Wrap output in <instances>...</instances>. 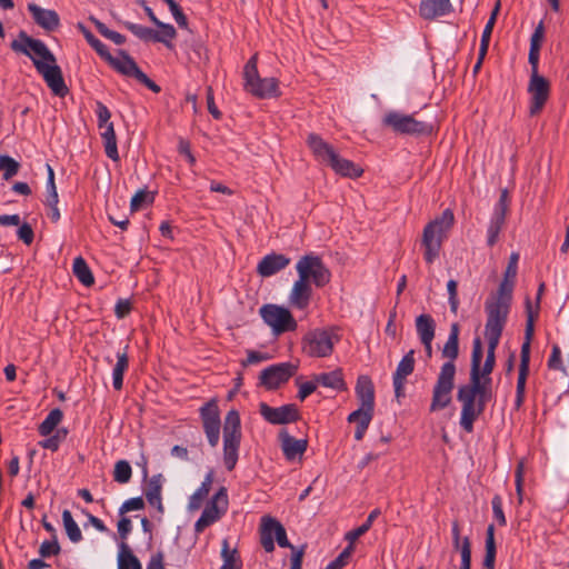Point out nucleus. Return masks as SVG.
<instances>
[{"label": "nucleus", "mask_w": 569, "mask_h": 569, "mask_svg": "<svg viewBox=\"0 0 569 569\" xmlns=\"http://www.w3.org/2000/svg\"><path fill=\"white\" fill-rule=\"evenodd\" d=\"M381 511L380 509L376 508L373 509L367 520L361 523L358 528L347 532L346 539L349 541V543H353L356 540H358L361 536H363L372 526L373 521L380 516Z\"/></svg>", "instance_id": "nucleus-39"}, {"label": "nucleus", "mask_w": 569, "mask_h": 569, "mask_svg": "<svg viewBox=\"0 0 569 569\" xmlns=\"http://www.w3.org/2000/svg\"><path fill=\"white\" fill-rule=\"evenodd\" d=\"M506 216L505 213L493 211L487 230V243L489 247H492L498 241L499 233L506 221Z\"/></svg>", "instance_id": "nucleus-38"}, {"label": "nucleus", "mask_w": 569, "mask_h": 569, "mask_svg": "<svg viewBox=\"0 0 569 569\" xmlns=\"http://www.w3.org/2000/svg\"><path fill=\"white\" fill-rule=\"evenodd\" d=\"M10 48L32 60L34 68L54 96L63 98L68 94L69 89L66 86L61 68L57 64L54 54L43 41L20 31L18 39L10 43Z\"/></svg>", "instance_id": "nucleus-1"}, {"label": "nucleus", "mask_w": 569, "mask_h": 569, "mask_svg": "<svg viewBox=\"0 0 569 569\" xmlns=\"http://www.w3.org/2000/svg\"><path fill=\"white\" fill-rule=\"evenodd\" d=\"M491 506L495 519L498 521L500 526H506L507 520L502 510L501 497L496 495L491 500Z\"/></svg>", "instance_id": "nucleus-57"}, {"label": "nucleus", "mask_w": 569, "mask_h": 569, "mask_svg": "<svg viewBox=\"0 0 569 569\" xmlns=\"http://www.w3.org/2000/svg\"><path fill=\"white\" fill-rule=\"evenodd\" d=\"M144 508V501L141 497L130 498L126 500L119 509L120 515H124L126 512L133 510H141Z\"/></svg>", "instance_id": "nucleus-59"}, {"label": "nucleus", "mask_w": 569, "mask_h": 569, "mask_svg": "<svg viewBox=\"0 0 569 569\" xmlns=\"http://www.w3.org/2000/svg\"><path fill=\"white\" fill-rule=\"evenodd\" d=\"M492 398V389L491 387L480 395L473 402V412L465 416V405L461 406V416H460V426L466 432L473 431L475 421L481 416L486 409V405Z\"/></svg>", "instance_id": "nucleus-22"}, {"label": "nucleus", "mask_w": 569, "mask_h": 569, "mask_svg": "<svg viewBox=\"0 0 569 569\" xmlns=\"http://www.w3.org/2000/svg\"><path fill=\"white\" fill-rule=\"evenodd\" d=\"M274 540L281 548H290L292 553L298 551L293 545H291L287 538L284 527L276 518L270 516H263L260 523V543L266 552H272L274 550Z\"/></svg>", "instance_id": "nucleus-10"}, {"label": "nucleus", "mask_w": 569, "mask_h": 569, "mask_svg": "<svg viewBox=\"0 0 569 569\" xmlns=\"http://www.w3.org/2000/svg\"><path fill=\"white\" fill-rule=\"evenodd\" d=\"M119 57L108 56L106 60L119 73L134 78L154 93H159L161 88L152 81L137 64L126 51H120Z\"/></svg>", "instance_id": "nucleus-11"}, {"label": "nucleus", "mask_w": 569, "mask_h": 569, "mask_svg": "<svg viewBox=\"0 0 569 569\" xmlns=\"http://www.w3.org/2000/svg\"><path fill=\"white\" fill-rule=\"evenodd\" d=\"M373 417V410H368L367 408L359 407L357 410L352 411L348 416V422L356 423L359 426L360 423H370Z\"/></svg>", "instance_id": "nucleus-48"}, {"label": "nucleus", "mask_w": 569, "mask_h": 569, "mask_svg": "<svg viewBox=\"0 0 569 569\" xmlns=\"http://www.w3.org/2000/svg\"><path fill=\"white\" fill-rule=\"evenodd\" d=\"M459 323H451L448 339L441 350V356L447 359V361L441 366L432 389L430 403L431 412L442 410L451 402V393L455 388V377L457 372L455 360L459 356Z\"/></svg>", "instance_id": "nucleus-2"}, {"label": "nucleus", "mask_w": 569, "mask_h": 569, "mask_svg": "<svg viewBox=\"0 0 569 569\" xmlns=\"http://www.w3.org/2000/svg\"><path fill=\"white\" fill-rule=\"evenodd\" d=\"M540 58V48L530 47L528 54V62L530 64V74H540L538 71Z\"/></svg>", "instance_id": "nucleus-62"}, {"label": "nucleus", "mask_w": 569, "mask_h": 569, "mask_svg": "<svg viewBox=\"0 0 569 569\" xmlns=\"http://www.w3.org/2000/svg\"><path fill=\"white\" fill-rule=\"evenodd\" d=\"M550 82L541 74H530L527 91L530 96L529 114H539L550 97Z\"/></svg>", "instance_id": "nucleus-17"}, {"label": "nucleus", "mask_w": 569, "mask_h": 569, "mask_svg": "<svg viewBox=\"0 0 569 569\" xmlns=\"http://www.w3.org/2000/svg\"><path fill=\"white\" fill-rule=\"evenodd\" d=\"M97 117H98V127H102V124L111 123V112L104 106L102 102H97V110H96Z\"/></svg>", "instance_id": "nucleus-63"}, {"label": "nucleus", "mask_w": 569, "mask_h": 569, "mask_svg": "<svg viewBox=\"0 0 569 569\" xmlns=\"http://www.w3.org/2000/svg\"><path fill=\"white\" fill-rule=\"evenodd\" d=\"M258 57L253 54L243 68V88L252 96L267 99L280 94L276 78H260L258 73Z\"/></svg>", "instance_id": "nucleus-6"}, {"label": "nucleus", "mask_w": 569, "mask_h": 569, "mask_svg": "<svg viewBox=\"0 0 569 569\" xmlns=\"http://www.w3.org/2000/svg\"><path fill=\"white\" fill-rule=\"evenodd\" d=\"M311 297V283L298 277L289 293L288 300L290 306L299 310H305L310 305Z\"/></svg>", "instance_id": "nucleus-23"}, {"label": "nucleus", "mask_w": 569, "mask_h": 569, "mask_svg": "<svg viewBox=\"0 0 569 569\" xmlns=\"http://www.w3.org/2000/svg\"><path fill=\"white\" fill-rule=\"evenodd\" d=\"M290 258L281 253H270L261 259L258 263L257 272L261 277H271L277 272L287 268L290 263Z\"/></svg>", "instance_id": "nucleus-26"}, {"label": "nucleus", "mask_w": 569, "mask_h": 569, "mask_svg": "<svg viewBox=\"0 0 569 569\" xmlns=\"http://www.w3.org/2000/svg\"><path fill=\"white\" fill-rule=\"evenodd\" d=\"M329 167L337 173L342 177L348 178H358L362 174V169H360L352 161L341 158L337 152L333 156V159L328 163Z\"/></svg>", "instance_id": "nucleus-30"}, {"label": "nucleus", "mask_w": 569, "mask_h": 569, "mask_svg": "<svg viewBox=\"0 0 569 569\" xmlns=\"http://www.w3.org/2000/svg\"><path fill=\"white\" fill-rule=\"evenodd\" d=\"M533 313L531 311L530 303L527 306V321L525 329V341L521 346L520 351V366L516 387L515 409L519 410L526 397V382L529 375L530 365V346L533 338Z\"/></svg>", "instance_id": "nucleus-7"}, {"label": "nucleus", "mask_w": 569, "mask_h": 569, "mask_svg": "<svg viewBox=\"0 0 569 569\" xmlns=\"http://www.w3.org/2000/svg\"><path fill=\"white\" fill-rule=\"evenodd\" d=\"M202 429L211 448L220 441L221 418L217 399H210L199 409Z\"/></svg>", "instance_id": "nucleus-13"}, {"label": "nucleus", "mask_w": 569, "mask_h": 569, "mask_svg": "<svg viewBox=\"0 0 569 569\" xmlns=\"http://www.w3.org/2000/svg\"><path fill=\"white\" fill-rule=\"evenodd\" d=\"M356 395L360 407L368 410H375V387L371 379L367 376H360L356 385Z\"/></svg>", "instance_id": "nucleus-29"}, {"label": "nucleus", "mask_w": 569, "mask_h": 569, "mask_svg": "<svg viewBox=\"0 0 569 569\" xmlns=\"http://www.w3.org/2000/svg\"><path fill=\"white\" fill-rule=\"evenodd\" d=\"M131 311V303L127 299H119L114 307V313L117 318L123 319L127 317Z\"/></svg>", "instance_id": "nucleus-64"}, {"label": "nucleus", "mask_w": 569, "mask_h": 569, "mask_svg": "<svg viewBox=\"0 0 569 569\" xmlns=\"http://www.w3.org/2000/svg\"><path fill=\"white\" fill-rule=\"evenodd\" d=\"M353 550L350 543L335 560L330 561L325 569H342Z\"/></svg>", "instance_id": "nucleus-54"}, {"label": "nucleus", "mask_w": 569, "mask_h": 569, "mask_svg": "<svg viewBox=\"0 0 569 569\" xmlns=\"http://www.w3.org/2000/svg\"><path fill=\"white\" fill-rule=\"evenodd\" d=\"M161 475L153 476L149 482L147 490L144 491L147 500H151L152 498L161 497Z\"/></svg>", "instance_id": "nucleus-52"}, {"label": "nucleus", "mask_w": 569, "mask_h": 569, "mask_svg": "<svg viewBox=\"0 0 569 569\" xmlns=\"http://www.w3.org/2000/svg\"><path fill=\"white\" fill-rule=\"evenodd\" d=\"M482 342L479 337L473 339L471 352V368L470 372H480V365L482 361Z\"/></svg>", "instance_id": "nucleus-49"}, {"label": "nucleus", "mask_w": 569, "mask_h": 569, "mask_svg": "<svg viewBox=\"0 0 569 569\" xmlns=\"http://www.w3.org/2000/svg\"><path fill=\"white\" fill-rule=\"evenodd\" d=\"M18 238L27 246L31 244L34 239V232L31 226L27 222L20 224L17 231Z\"/></svg>", "instance_id": "nucleus-61"}, {"label": "nucleus", "mask_w": 569, "mask_h": 569, "mask_svg": "<svg viewBox=\"0 0 569 569\" xmlns=\"http://www.w3.org/2000/svg\"><path fill=\"white\" fill-rule=\"evenodd\" d=\"M101 129V138L103 140L104 151L108 158L113 161L119 160V152L117 147V137L114 132L113 123L102 124L99 127Z\"/></svg>", "instance_id": "nucleus-31"}, {"label": "nucleus", "mask_w": 569, "mask_h": 569, "mask_svg": "<svg viewBox=\"0 0 569 569\" xmlns=\"http://www.w3.org/2000/svg\"><path fill=\"white\" fill-rule=\"evenodd\" d=\"M459 569H471V542L465 537L461 546V565Z\"/></svg>", "instance_id": "nucleus-55"}, {"label": "nucleus", "mask_w": 569, "mask_h": 569, "mask_svg": "<svg viewBox=\"0 0 569 569\" xmlns=\"http://www.w3.org/2000/svg\"><path fill=\"white\" fill-rule=\"evenodd\" d=\"M298 370L291 362H281L263 369L260 373V383L268 390H274L287 382Z\"/></svg>", "instance_id": "nucleus-19"}, {"label": "nucleus", "mask_w": 569, "mask_h": 569, "mask_svg": "<svg viewBox=\"0 0 569 569\" xmlns=\"http://www.w3.org/2000/svg\"><path fill=\"white\" fill-rule=\"evenodd\" d=\"M307 146L311 150L313 157L322 163L328 164L336 153L333 147L326 142L319 134L309 133L307 137Z\"/></svg>", "instance_id": "nucleus-27"}, {"label": "nucleus", "mask_w": 569, "mask_h": 569, "mask_svg": "<svg viewBox=\"0 0 569 569\" xmlns=\"http://www.w3.org/2000/svg\"><path fill=\"white\" fill-rule=\"evenodd\" d=\"M497 547L495 540V526L491 523L488 526L486 531V555L489 557H496Z\"/></svg>", "instance_id": "nucleus-58"}, {"label": "nucleus", "mask_w": 569, "mask_h": 569, "mask_svg": "<svg viewBox=\"0 0 569 569\" xmlns=\"http://www.w3.org/2000/svg\"><path fill=\"white\" fill-rule=\"evenodd\" d=\"M213 477H214L213 470H210L209 472H207L200 487L193 492V493H196V497H200L203 500L208 497L211 486L213 483Z\"/></svg>", "instance_id": "nucleus-56"}, {"label": "nucleus", "mask_w": 569, "mask_h": 569, "mask_svg": "<svg viewBox=\"0 0 569 569\" xmlns=\"http://www.w3.org/2000/svg\"><path fill=\"white\" fill-rule=\"evenodd\" d=\"M279 440L283 456L288 461H293L297 458H300L308 447V441L306 439H296L284 429L279 432Z\"/></svg>", "instance_id": "nucleus-24"}, {"label": "nucleus", "mask_w": 569, "mask_h": 569, "mask_svg": "<svg viewBox=\"0 0 569 569\" xmlns=\"http://www.w3.org/2000/svg\"><path fill=\"white\" fill-rule=\"evenodd\" d=\"M164 3L168 4L170 12L172 13L176 22L180 28H187L188 27V20L186 14L182 12L181 8L174 0H162Z\"/></svg>", "instance_id": "nucleus-51"}, {"label": "nucleus", "mask_w": 569, "mask_h": 569, "mask_svg": "<svg viewBox=\"0 0 569 569\" xmlns=\"http://www.w3.org/2000/svg\"><path fill=\"white\" fill-rule=\"evenodd\" d=\"M487 341H488L487 357H486L483 366L482 367L480 366V376L490 377V375L495 368V363H496L495 352L499 345V340L487 339Z\"/></svg>", "instance_id": "nucleus-41"}, {"label": "nucleus", "mask_w": 569, "mask_h": 569, "mask_svg": "<svg viewBox=\"0 0 569 569\" xmlns=\"http://www.w3.org/2000/svg\"><path fill=\"white\" fill-rule=\"evenodd\" d=\"M491 387V378L480 376V372H470V381L458 388L457 400L465 405V416L473 412V402L480 395Z\"/></svg>", "instance_id": "nucleus-15"}, {"label": "nucleus", "mask_w": 569, "mask_h": 569, "mask_svg": "<svg viewBox=\"0 0 569 569\" xmlns=\"http://www.w3.org/2000/svg\"><path fill=\"white\" fill-rule=\"evenodd\" d=\"M20 169V163L12 157L7 154H0V171L3 172V179L10 180L14 177Z\"/></svg>", "instance_id": "nucleus-43"}, {"label": "nucleus", "mask_w": 569, "mask_h": 569, "mask_svg": "<svg viewBox=\"0 0 569 569\" xmlns=\"http://www.w3.org/2000/svg\"><path fill=\"white\" fill-rule=\"evenodd\" d=\"M547 366L550 370H557L566 373V367L563 366L561 359V349L558 345L552 346L551 355L548 359Z\"/></svg>", "instance_id": "nucleus-50"}, {"label": "nucleus", "mask_w": 569, "mask_h": 569, "mask_svg": "<svg viewBox=\"0 0 569 569\" xmlns=\"http://www.w3.org/2000/svg\"><path fill=\"white\" fill-rule=\"evenodd\" d=\"M128 346L123 351L117 352V362L112 370V385L114 390H121L123 386V375L129 368Z\"/></svg>", "instance_id": "nucleus-32"}, {"label": "nucleus", "mask_w": 569, "mask_h": 569, "mask_svg": "<svg viewBox=\"0 0 569 569\" xmlns=\"http://www.w3.org/2000/svg\"><path fill=\"white\" fill-rule=\"evenodd\" d=\"M510 305L508 302L488 298L485 302V311L487 321L485 326L486 339L500 340L503 328L507 323Z\"/></svg>", "instance_id": "nucleus-9"}, {"label": "nucleus", "mask_w": 569, "mask_h": 569, "mask_svg": "<svg viewBox=\"0 0 569 569\" xmlns=\"http://www.w3.org/2000/svg\"><path fill=\"white\" fill-rule=\"evenodd\" d=\"M510 277H506L499 284V288L496 293L491 295L489 298L511 303L512 300V291H513V280L509 279Z\"/></svg>", "instance_id": "nucleus-42"}, {"label": "nucleus", "mask_w": 569, "mask_h": 569, "mask_svg": "<svg viewBox=\"0 0 569 569\" xmlns=\"http://www.w3.org/2000/svg\"><path fill=\"white\" fill-rule=\"evenodd\" d=\"M60 545L57 540V537L53 536V540L52 541H49V540H46L43 541L41 545H40V548H39V555L42 557V558H48L50 556H56L60 552Z\"/></svg>", "instance_id": "nucleus-53"}, {"label": "nucleus", "mask_w": 569, "mask_h": 569, "mask_svg": "<svg viewBox=\"0 0 569 569\" xmlns=\"http://www.w3.org/2000/svg\"><path fill=\"white\" fill-rule=\"evenodd\" d=\"M452 11L450 0H422L419 6V14L425 20H433Z\"/></svg>", "instance_id": "nucleus-28"}, {"label": "nucleus", "mask_w": 569, "mask_h": 569, "mask_svg": "<svg viewBox=\"0 0 569 569\" xmlns=\"http://www.w3.org/2000/svg\"><path fill=\"white\" fill-rule=\"evenodd\" d=\"M259 313L276 335L295 331L298 327L293 316L284 307L272 303L263 305Z\"/></svg>", "instance_id": "nucleus-12"}, {"label": "nucleus", "mask_w": 569, "mask_h": 569, "mask_svg": "<svg viewBox=\"0 0 569 569\" xmlns=\"http://www.w3.org/2000/svg\"><path fill=\"white\" fill-rule=\"evenodd\" d=\"M72 270H73V274L78 278V280L82 284H84L87 287L93 284V282H94L93 274H92L88 263L86 262V260L82 257H77L73 260Z\"/></svg>", "instance_id": "nucleus-36"}, {"label": "nucleus", "mask_w": 569, "mask_h": 569, "mask_svg": "<svg viewBox=\"0 0 569 569\" xmlns=\"http://www.w3.org/2000/svg\"><path fill=\"white\" fill-rule=\"evenodd\" d=\"M495 23L496 22L493 21V19H489L485 26L483 31H482V36H481V40H480V48H481L482 54L488 52L490 38H491V33H492Z\"/></svg>", "instance_id": "nucleus-60"}, {"label": "nucleus", "mask_w": 569, "mask_h": 569, "mask_svg": "<svg viewBox=\"0 0 569 569\" xmlns=\"http://www.w3.org/2000/svg\"><path fill=\"white\" fill-rule=\"evenodd\" d=\"M28 11L31 13L34 22L42 29L53 31L59 27L60 18L54 10L43 9L36 3H29Z\"/></svg>", "instance_id": "nucleus-25"}, {"label": "nucleus", "mask_w": 569, "mask_h": 569, "mask_svg": "<svg viewBox=\"0 0 569 569\" xmlns=\"http://www.w3.org/2000/svg\"><path fill=\"white\" fill-rule=\"evenodd\" d=\"M62 521H63V526H64L68 538L73 543L81 541L82 540L81 530H80L78 523L74 521V519L69 510H63Z\"/></svg>", "instance_id": "nucleus-40"}, {"label": "nucleus", "mask_w": 569, "mask_h": 569, "mask_svg": "<svg viewBox=\"0 0 569 569\" xmlns=\"http://www.w3.org/2000/svg\"><path fill=\"white\" fill-rule=\"evenodd\" d=\"M132 469L127 460H119L114 465L113 480L119 483H127L130 481Z\"/></svg>", "instance_id": "nucleus-44"}, {"label": "nucleus", "mask_w": 569, "mask_h": 569, "mask_svg": "<svg viewBox=\"0 0 569 569\" xmlns=\"http://www.w3.org/2000/svg\"><path fill=\"white\" fill-rule=\"evenodd\" d=\"M228 509V493L221 487L204 507L201 516L194 523V531L201 533L206 528L217 522Z\"/></svg>", "instance_id": "nucleus-14"}, {"label": "nucleus", "mask_w": 569, "mask_h": 569, "mask_svg": "<svg viewBox=\"0 0 569 569\" xmlns=\"http://www.w3.org/2000/svg\"><path fill=\"white\" fill-rule=\"evenodd\" d=\"M415 370V350H409L400 360L392 376L395 395L399 399L405 396L407 377Z\"/></svg>", "instance_id": "nucleus-21"}, {"label": "nucleus", "mask_w": 569, "mask_h": 569, "mask_svg": "<svg viewBox=\"0 0 569 569\" xmlns=\"http://www.w3.org/2000/svg\"><path fill=\"white\" fill-rule=\"evenodd\" d=\"M134 553L132 552L129 545L124 541L119 543L117 565L118 569H131V559H133Z\"/></svg>", "instance_id": "nucleus-45"}, {"label": "nucleus", "mask_w": 569, "mask_h": 569, "mask_svg": "<svg viewBox=\"0 0 569 569\" xmlns=\"http://www.w3.org/2000/svg\"><path fill=\"white\" fill-rule=\"evenodd\" d=\"M222 432L223 463L228 471H232L238 461L242 437L240 416L237 410L232 409L226 415Z\"/></svg>", "instance_id": "nucleus-5"}, {"label": "nucleus", "mask_w": 569, "mask_h": 569, "mask_svg": "<svg viewBox=\"0 0 569 569\" xmlns=\"http://www.w3.org/2000/svg\"><path fill=\"white\" fill-rule=\"evenodd\" d=\"M221 558L223 563L220 569H241L242 563L238 557V551L237 549H230L227 539L222 541Z\"/></svg>", "instance_id": "nucleus-37"}, {"label": "nucleus", "mask_w": 569, "mask_h": 569, "mask_svg": "<svg viewBox=\"0 0 569 569\" xmlns=\"http://www.w3.org/2000/svg\"><path fill=\"white\" fill-rule=\"evenodd\" d=\"M124 27L138 39L146 42H161L167 48H172L171 40L177 37L173 26H163V28H159V31L133 22H124Z\"/></svg>", "instance_id": "nucleus-18"}, {"label": "nucleus", "mask_w": 569, "mask_h": 569, "mask_svg": "<svg viewBox=\"0 0 569 569\" xmlns=\"http://www.w3.org/2000/svg\"><path fill=\"white\" fill-rule=\"evenodd\" d=\"M339 337L333 330H315L305 338V351L311 357H327L331 355Z\"/></svg>", "instance_id": "nucleus-16"}, {"label": "nucleus", "mask_w": 569, "mask_h": 569, "mask_svg": "<svg viewBox=\"0 0 569 569\" xmlns=\"http://www.w3.org/2000/svg\"><path fill=\"white\" fill-rule=\"evenodd\" d=\"M79 28L83 31V34H84L88 43L97 51V53L103 60H107L108 56H110L108 47L102 41H100L98 38H96L90 31H88L81 23L79 24Z\"/></svg>", "instance_id": "nucleus-46"}, {"label": "nucleus", "mask_w": 569, "mask_h": 569, "mask_svg": "<svg viewBox=\"0 0 569 569\" xmlns=\"http://www.w3.org/2000/svg\"><path fill=\"white\" fill-rule=\"evenodd\" d=\"M62 418L63 412L61 409H52L44 418V420L39 425V433L43 437L50 436L61 422Z\"/></svg>", "instance_id": "nucleus-35"}, {"label": "nucleus", "mask_w": 569, "mask_h": 569, "mask_svg": "<svg viewBox=\"0 0 569 569\" xmlns=\"http://www.w3.org/2000/svg\"><path fill=\"white\" fill-rule=\"evenodd\" d=\"M259 412L271 425H287L300 418L299 410L293 403L273 408L266 402H261L259 405Z\"/></svg>", "instance_id": "nucleus-20"}, {"label": "nucleus", "mask_w": 569, "mask_h": 569, "mask_svg": "<svg viewBox=\"0 0 569 569\" xmlns=\"http://www.w3.org/2000/svg\"><path fill=\"white\" fill-rule=\"evenodd\" d=\"M453 223L455 214L452 210L446 209L425 227L421 242L425 248L423 256L427 263H432L439 257L442 242L448 237Z\"/></svg>", "instance_id": "nucleus-3"}, {"label": "nucleus", "mask_w": 569, "mask_h": 569, "mask_svg": "<svg viewBox=\"0 0 569 569\" xmlns=\"http://www.w3.org/2000/svg\"><path fill=\"white\" fill-rule=\"evenodd\" d=\"M381 123L382 127L390 129L396 134L402 136H429L433 131L431 122L418 120L415 113L407 114L396 110L386 112Z\"/></svg>", "instance_id": "nucleus-4"}, {"label": "nucleus", "mask_w": 569, "mask_h": 569, "mask_svg": "<svg viewBox=\"0 0 569 569\" xmlns=\"http://www.w3.org/2000/svg\"><path fill=\"white\" fill-rule=\"evenodd\" d=\"M416 330L421 342L433 340L436 322L430 315L422 313L416 318Z\"/></svg>", "instance_id": "nucleus-33"}, {"label": "nucleus", "mask_w": 569, "mask_h": 569, "mask_svg": "<svg viewBox=\"0 0 569 569\" xmlns=\"http://www.w3.org/2000/svg\"><path fill=\"white\" fill-rule=\"evenodd\" d=\"M296 270L299 278L307 280L317 288L325 287L331 280L330 270L322 259L313 252L302 256L296 263Z\"/></svg>", "instance_id": "nucleus-8"}, {"label": "nucleus", "mask_w": 569, "mask_h": 569, "mask_svg": "<svg viewBox=\"0 0 569 569\" xmlns=\"http://www.w3.org/2000/svg\"><path fill=\"white\" fill-rule=\"evenodd\" d=\"M154 197L151 192L146 189H140L131 198L130 209L133 212L139 211L144 204L152 203Z\"/></svg>", "instance_id": "nucleus-47"}, {"label": "nucleus", "mask_w": 569, "mask_h": 569, "mask_svg": "<svg viewBox=\"0 0 569 569\" xmlns=\"http://www.w3.org/2000/svg\"><path fill=\"white\" fill-rule=\"evenodd\" d=\"M313 379L317 382V385H320L322 387L331 388L335 390L345 389V381L340 370H333L330 372L315 375Z\"/></svg>", "instance_id": "nucleus-34"}]
</instances>
